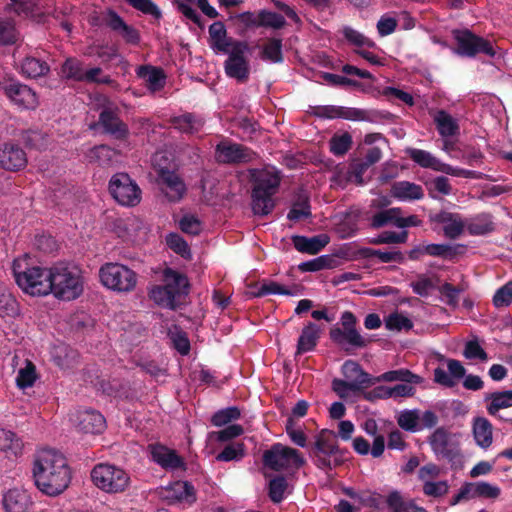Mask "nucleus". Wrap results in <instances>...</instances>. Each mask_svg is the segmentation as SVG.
Segmentation results:
<instances>
[{"instance_id": "obj_1", "label": "nucleus", "mask_w": 512, "mask_h": 512, "mask_svg": "<svg viewBox=\"0 0 512 512\" xmlns=\"http://www.w3.org/2000/svg\"><path fill=\"white\" fill-rule=\"evenodd\" d=\"M32 476L36 487L48 496L62 493L71 481V470L64 455L42 449L34 455Z\"/></svg>"}, {"instance_id": "obj_2", "label": "nucleus", "mask_w": 512, "mask_h": 512, "mask_svg": "<svg viewBox=\"0 0 512 512\" xmlns=\"http://www.w3.org/2000/svg\"><path fill=\"white\" fill-rule=\"evenodd\" d=\"M248 174L251 183L252 211L257 216H267L276 206L274 196L281 184V173L275 167H271L251 168L248 169Z\"/></svg>"}, {"instance_id": "obj_3", "label": "nucleus", "mask_w": 512, "mask_h": 512, "mask_svg": "<svg viewBox=\"0 0 512 512\" xmlns=\"http://www.w3.org/2000/svg\"><path fill=\"white\" fill-rule=\"evenodd\" d=\"M164 285L154 286L150 292V298L159 306L176 310L181 301L189 294L188 278L171 268L164 270Z\"/></svg>"}, {"instance_id": "obj_4", "label": "nucleus", "mask_w": 512, "mask_h": 512, "mask_svg": "<svg viewBox=\"0 0 512 512\" xmlns=\"http://www.w3.org/2000/svg\"><path fill=\"white\" fill-rule=\"evenodd\" d=\"M308 453L314 465L324 471H330L343 463L342 450L332 430L322 429L315 436L314 442L309 444Z\"/></svg>"}, {"instance_id": "obj_5", "label": "nucleus", "mask_w": 512, "mask_h": 512, "mask_svg": "<svg viewBox=\"0 0 512 512\" xmlns=\"http://www.w3.org/2000/svg\"><path fill=\"white\" fill-rule=\"evenodd\" d=\"M50 283V293L61 300H74L83 292L81 271L67 263H58L51 267Z\"/></svg>"}, {"instance_id": "obj_6", "label": "nucleus", "mask_w": 512, "mask_h": 512, "mask_svg": "<svg viewBox=\"0 0 512 512\" xmlns=\"http://www.w3.org/2000/svg\"><path fill=\"white\" fill-rule=\"evenodd\" d=\"M340 324L341 327L335 325L329 330V337L334 344L346 353L367 347L370 341L358 331L357 318L351 311H344L341 314Z\"/></svg>"}, {"instance_id": "obj_7", "label": "nucleus", "mask_w": 512, "mask_h": 512, "mask_svg": "<svg viewBox=\"0 0 512 512\" xmlns=\"http://www.w3.org/2000/svg\"><path fill=\"white\" fill-rule=\"evenodd\" d=\"M91 479L100 490L114 494L124 492L130 484V476L124 469L108 463L95 465Z\"/></svg>"}, {"instance_id": "obj_8", "label": "nucleus", "mask_w": 512, "mask_h": 512, "mask_svg": "<svg viewBox=\"0 0 512 512\" xmlns=\"http://www.w3.org/2000/svg\"><path fill=\"white\" fill-rule=\"evenodd\" d=\"M313 114L319 118L325 119L341 118L345 120L366 121L371 123H377L383 119H389L392 116L389 112L335 105L316 106L313 108Z\"/></svg>"}, {"instance_id": "obj_9", "label": "nucleus", "mask_w": 512, "mask_h": 512, "mask_svg": "<svg viewBox=\"0 0 512 512\" xmlns=\"http://www.w3.org/2000/svg\"><path fill=\"white\" fill-rule=\"evenodd\" d=\"M99 277L105 287L119 293L132 292L138 281L136 272L119 263L104 264L99 270Z\"/></svg>"}, {"instance_id": "obj_10", "label": "nucleus", "mask_w": 512, "mask_h": 512, "mask_svg": "<svg viewBox=\"0 0 512 512\" xmlns=\"http://www.w3.org/2000/svg\"><path fill=\"white\" fill-rule=\"evenodd\" d=\"M17 285L30 295H48L51 292V268L34 266L25 271L13 268Z\"/></svg>"}, {"instance_id": "obj_11", "label": "nucleus", "mask_w": 512, "mask_h": 512, "mask_svg": "<svg viewBox=\"0 0 512 512\" xmlns=\"http://www.w3.org/2000/svg\"><path fill=\"white\" fill-rule=\"evenodd\" d=\"M456 41L455 53L462 57L474 58L478 54L494 57L496 52L492 43L473 33L469 29H455L452 31Z\"/></svg>"}, {"instance_id": "obj_12", "label": "nucleus", "mask_w": 512, "mask_h": 512, "mask_svg": "<svg viewBox=\"0 0 512 512\" xmlns=\"http://www.w3.org/2000/svg\"><path fill=\"white\" fill-rule=\"evenodd\" d=\"M262 462L265 467L277 472L290 466L300 468L305 464L304 458L297 449L281 443H275L270 449L265 450L262 455Z\"/></svg>"}, {"instance_id": "obj_13", "label": "nucleus", "mask_w": 512, "mask_h": 512, "mask_svg": "<svg viewBox=\"0 0 512 512\" xmlns=\"http://www.w3.org/2000/svg\"><path fill=\"white\" fill-rule=\"evenodd\" d=\"M109 192L122 206L134 207L141 201V189L127 173H116L111 177Z\"/></svg>"}, {"instance_id": "obj_14", "label": "nucleus", "mask_w": 512, "mask_h": 512, "mask_svg": "<svg viewBox=\"0 0 512 512\" xmlns=\"http://www.w3.org/2000/svg\"><path fill=\"white\" fill-rule=\"evenodd\" d=\"M249 45L246 41L235 42L229 50L228 58L224 62V70L228 77L236 79L240 83L248 80L250 74V64L246 57Z\"/></svg>"}, {"instance_id": "obj_15", "label": "nucleus", "mask_w": 512, "mask_h": 512, "mask_svg": "<svg viewBox=\"0 0 512 512\" xmlns=\"http://www.w3.org/2000/svg\"><path fill=\"white\" fill-rule=\"evenodd\" d=\"M0 90L18 108L33 110L38 106V97L28 85L15 79L0 82Z\"/></svg>"}, {"instance_id": "obj_16", "label": "nucleus", "mask_w": 512, "mask_h": 512, "mask_svg": "<svg viewBox=\"0 0 512 512\" xmlns=\"http://www.w3.org/2000/svg\"><path fill=\"white\" fill-rule=\"evenodd\" d=\"M215 160L220 164H244L254 161L258 155L252 149L231 141H221L215 147Z\"/></svg>"}, {"instance_id": "obj_17", "label": "nucleus", "mask_w": 512, "mask_h": 512, "mask_svg": "<svg viewBox=\"0 0 512 512\" xmlns=\"http://www.w3.org/2000/svg\"><path fill=\"white\" fill-rule=\"evenodd\" d=\"M97 125L101 127L102 133L119 141L127 140L130 135L129 127L120 118L118 109L104 108L99 114Z\"/></svg>"}, {"instance_id": "obj_18", "label": "nucleus", "mask_w": 512, "mask_h": 512, "mask_svg": "<svg viewBox=\"0 0 512 512\" xmlns=\"http://www.w3.org/2000/svg\"><path fill=\"white\" fill-rule=\"evenodd\" d=\"M152 460L166 471L186 470V463L176 450L154 443L148 446Z\"/></svg>"}, {"instance_id": "obj_19", "label": "nucleus", "mask_w": 512, "mask_h": 512, "mask_svg": "<svg viewBox=\"0 0 512 512\" xmlns=\"http://www.w3.org/2000/svg\"><path fill=\"white\" fill-rule=\"evenodd\" d=\"M26 165V153L18 144L7 142L0 146V168L17 172L24 169Z\"/></svg>"}, {"instance_id": "obj_20", "label": "nucleus", "mask_w": 512, "mask_h": 512, "mask_svg": "<svg viewBox=\"0 0 512 512\" xmlns=\"http://www.w3.org/2000/svg\"><path fill=\"white\" fill-rule=\"evenodd\" d=\"M158 179L165 186L162 190L170 202H178L183 198L186 185L176 172L162 167L158 170Z\"/></svg>"}, {"instance_id": "obj_21", "label": "nucleus", "mask_w": 512, "mask_h": 512, "mask_svg": "<svg viewBox=\"0 0 512 512\" xmlns=\"http://www.w3.org/2000/svg\"><path fill=\"white\" fill-rule=\"evenodd\" d=\"M161 496L169 504L187 503L192 504L196 501L194 486L188 481H175L162 488Z\"/></svg>"}, {"instance_id": "obj_22", "label": "nucleus", "mask_w": 512, "mask_h": 512, "mask_svg": "<svg viewBox=\"0 0 512 512\" xmlns=\"http://www.w3.org/2000/svg\"><path fill=\"white\" fill-rule=\"evenodd\" d=\"M104 21L106 26L119 33L127 44L139 45L141 41L140 32L133 26L128 25L114 10H108Z\"/></svg>"}, {"instance_id": "obj_23", "label": "nucleus", "mask_w": 512, "mask_h": 512, "mask_svg": "<svg viewBox=\"0 0 512 512\" xmlns=\"http://www.w3.org/2000/svg\"><path fill=\"white\" fill-rule=\"evenodd\" d=\"M433 452L440 458L454 462L460 456V452L449 442V436L444 428H437L430 436L429 441Z\"/></svg>"}, {"instance_id": "obj_24", "label": "nucleus", "mask_w": 512, "mask_h": 512, "mask_svg": "<svg viewBox=\"0 0 512 512\" xmlns=\"http://www.w3.org/2000/svg\"><path fill=\"white\" fill-rule=\"evenodd\" d=\"M448 373L441 367L434 369V382L447 388H452L457 381L465 377L466 369L459 360H447Z\"/></svg>"}, {"instance_id": "obj_25", "label": "nucleus", "mask_w": 512, "mask_h": 512, "mask_svg": "<svg viewBox=\"0 0 512 512\" xmlns=\"http://www.w3.org/2000/svg\"><path fill=\"white\" fill-rule=\"evenodd\" d=\"M77 428L84 433L100 434L106 427L104 416L93 409L79 411L76 416Z\"/></svg>"}, {"instance_id": "obj_26", "label": "nucleus", "mask_w": 512, "mask_h": 512, "mask_svg": "<svg viewBox=\"0 0 512 512\" xmlns=\"http://www.w3.org/2000/svg\"><path fill=\"white\" fill-rule=\"evenodd\" d=\"M227 36V30L223 22L216 21L209 26V46L215 52L228 53L232 49L235 42Z\"/></svg>"}, {"instance_id": "obj_27", "label": "nucleus", "mask_w": 512, "mask_h": 512, "mask_svg": "<svg viewBox=\"0 0 512 512\" xmlns=\"http://www.w3.org/2000/svg\"><path fill=\"white\" fill-rule=\"evenodd\" d=\"M3 508L5 512H28L32 500L27 491L19 488L9 489L3 495Z\"/></svg>"}, {"instance_id": "obj_28", "label": "nucleus", "mask_w": 512, "mask_h": 512, "mask_svg": "<svg viewBox=\"0 0 512 512\" xmlns=\"http://www.w3.org/2000/svg\"><path fill=\"white\" fill-rule=\"evenodd\" d=\"M330 241L327 234H319L313 237L294 235L292 242L295 249L301 253L315 255L319 253Z\"/></svg>"}, {"instance_id": "obj_29", "label": "nucleus", "mask_w": 512, "mask_h": 512, "mask_svg": "<svg viewBox=\"0 0 512 512\" xmlns=\"http://www.w3.org/2000/svg\"><path fill=\"white\" fill-rule=\"evenodd\" d=\"M119 151L108 145H96L88 150L86 158L89 163L97 164L100 167H110L116 161Z\"/></svg>"}, {"instance_id": "obj_30", "label": "nucleus", "mask_w": 512, "mask_h": 512, "mask_svg": "<svg viewBox=\"0 0 512 512\" xmlns=\"http://www.w3.org/2000/svg\"><path fill=\"white\" fill-rule=\"evenodd\" d=\"M472 432L478 446L487 449L493 442V426L485 417H475L472 423Z\"/></svg>"}, {"instance_id": "obj_31", "label": "nucleus", "mask_w": 512, "mask_h": 512, "mask_svg": "<svg viewBox=\"0 0 512 512\" xmlns=\"http://www.w3.org/2000/svg\"><path fill=\"white\" fill-rule=\"evenodd\" d=\"M320 338V328L313 322L305 325L297 342L296 355L313 351Z\"/></svg>"}, {"instance_id": "obj_32", "label": "nucleus", "mask_w": 512, "mask_h": 512, "mask_svg": "<svg viewBox=\"0 0 512 512\" xmlns=\"http://www.w3.org/2000/svg\"><path fill=\"white\" fill-rule=\"evenodd\" d=\"M485 400H490L486 407L488 414L497 417L499 420L506 421L505 418L499 415V411L512 407V390L492 392L485 396Z\"/></svg>"}, {"instance_id": "obj_33", "label": "nucleus", "mask_w": 512, "mask_h": 512, "mask_svg": "<svg viewBox=\"0 0 512 512\" xmlns=\"http://www.w3.org/2000/svg\"><path fill=\"white\" fill-rule=\"evenodd\" d=\"M391 194L394 198L403 201L420 200L424 197L423 188L409 181L394 182L391 186Z\"/></svg>"}, {"instance_id": "obj_34", "label": "nucleus", "mask_w": 512, "mask_h": 512, "mask_svg": "<svg viewBox=\"0 0 512 512\" xmlns=\"http://www.w3.org/2000/svg\"><path fill=\"white\" fill-rule=\"evenodd\" d=\"M386 504L390 512H428L424 507L416 505L413 500H405L397 490L388 494Z\"/></svg>"}, {"instance_id": "obj_35", "label": "nucleus", "mask_w": 512, "mask_h": 512, "mask_svg": "<svg viewBox=\"0 0 512 512\" xmlns=\"http://www.w3.org/2000/svg\"><path fill=\"white\" fill-rule=\"evenodd\" d=\"M438 133L442 137H451L459 133L457 121L445 110L439 109L433 115Z\"/></svg>"}, {"instance_id": "obj_36", "label": "nucleus", "mask_w": 512, "mask_h": 512, "mask_svg": "<svg viewBox=\"0 0 512 512\" xmlns=\"http://www.w3.org/2000/svg\"><path fill=\"white\" fill-rule=\"evenodd\" d=\"M137 75L146 79L148 88L152 91H158L165 85L166 75L161 68L151 65H142L137 69Z\"/></svg>"}, {"instance_id": "obj_37", "label": "nucleus", "mask_w": 512, "mask_h": 512, "mask_svg": "<svg viewBox=\"0 0 512 512\" xmlns=\"http://www.w3.org/2000/svg\"><path fill=\"white\" fill-rule=\"evenodd\" d=\"M311 216L312 213L309 197L302 192L297 193L287 214V219L296 222L301 219H308Z\"/></svg>"}, {"instance_id": "obj_38", "label": "nucleus", "mask_w": 512, "mask_h": 512, "mask_svg": "<svg viewBox=\"0 0 512 512\" xmlns=\"http://www.w3.org/2000/svg\"><path fill=\"white\" fill-rule=\"evenodd\" d=\"M50 67L44 60L35 57H25L21 63V73L28 78H37L46 75Z\"/></svg>"}, {"instance_id": "obj_39", "label": "nucleus", "mask_w": 512, "mask_h": 512, "mask_svg": "<svg viewBox=\"0 0 512 512\" xmlns=\"http://www.w3.org/2000/svg\"><path fill=\"white\" fill-rule=\"evenodd\" d=\"M398 214H403L400 207H392L375 213L370 219V226L373 229H380L387 225L396 227Z\"/></svg>"}, {"instance_id": "obj_40", "label": "nucleus", "mask_w": 512, "mask_h": 512, "mask_svg": "<svg viewBox=\"0 0 512 512\" xmlns=\"http://www.w3.org/2000/svg\"><path fill=\"white\" fill-rule=\"evenodd\" d=\"M375 380L377 382H406V383H414L420 384L422 382V377L412 373L409 369L401 368L397 370L387 371L380 376L376 377Z\"/></svg>"}, {"instance_id": "obj_41", "label": "nucleus", "mask_w": 512, "mask_h": 512, "mask_svg": "<svg viewBox=\"0 0 512 512\" xmlns=\"http://www.w3.org/2000/svg\"><path fill=\"white\" fill-rule=\"evenodd\" d=\"M23 442L17 435L5 429H0V450L7 454L18 456L22 453Z\"/></svg>"}, {"instance_id": "obj_42", "label": "nucleus", "mask_w": 512, "mask_h": 512, "mask_svg": "<svg viewBox=\"0 0 512 512\" xmlns=\"http://www.w3.org/2000/svg\"><path fill=\"white\" fill-rule=\"evenodd\" d=\"M407 153L412 161H414L419 166L439 172V168L442 165V162L434 157L430 152L417 148H409Z\"/></svg>"}, {"instance_id": "obj_43", "label": "nucleus", "mask_w": 512, "mask_h": 512, "mask_svg": "<svg viewBox=\"0 0 512 512\" xmlns=\"http://www.w3.org/2000/svg\"><path fill=\"white\" fill-rule=\"evenodd\" d=\"M493 230L494 223L489 214H479L472 218L467 224V231L473 236L486 235Z\"/></svg>"}, {"instance_id": "obj_44", "label": "nucleus", "mask_w": 512, "mask_h": 512, "mask_svg": "<svg viewBox=\"0 0 512 512\" xmlns=\"http://www.w3.org/2000/svg\"><path fill=\"white\" fill-rule=\"evenodd\" d=\"M282 47V39L269 38L262 48L261 58L272 63H282L284 61Z\"/></svg>"}, {"instance_id": "obj_45", "label": "nucleus", "mask_w": 512, "mask_h": 512, "mask_svg": "<svg viewBox=\"0 0 512 512\" xmlns=\"http://www.w3.org/2000/svg\"><path fill=\"white\" fill-rule=\"evenodd\" d=\"M359 255L363 258L377 257L382 263H402L404 256L400 251H381L372 248H361Z\"/></svg>"}, {"instance_id": "obj_46", "label": "nucleus", "mask_w": 512, "mask_h": 512, "mask_svg": "<svg viewBox=\"0 0 512 512\" xmlns=\"http://www.w3.org/2000/svg\"><path fill=\"white\" fill-rule=\"evenodd\" d=\"M172 123L175 129L186 134L197 133L202 126L201 120H197L191 113L174 117Z\"/></svg>"}, {"instance_id": "obj_47", "label": "nucleus", "mask_w": 512, "mask_h": 512, "mask_svg": "<svg viewBox=\"0 0 512 512\" xmlns=\"http://www.w3.org/2000/svg\"><path fill=\"white\" fill-rule=\"evenodd\" d=\"M461 247V245L452 246L449 244L431 243L424 245V251L426 252V255L451 260L459 254V249Z\"/></svg>"}, {"instance_id": "obj_48", "label": "nucleus", "mask_w": 512, "mask_h": 512, "mask_svg": "<svg viewBox=\"0 0 512 512\" xmlns=\"http://www.w3.org/2000/svg\"><path fill=\"white\" fill-rule=\"evenodd\" d=\"M21 139L27 147L37 150L46 149L49 142L47 134L34 129L24 131Z\"/></svg>"}, {"instance_id": "obj_49", "label": "nucleus", "mask_w": 512, "mask_h": 512, "mask_svg": "<svg viewBox=\"0 0 512 512\" xmlns=\"http://www.w3.org/2000/svg\"><path fill=\"white\" fill-rule=\"evenodd\" d=\"M36 366L30 360H26L25 367L20 368L17 377L16 384L20 389H26L32 387L37 380Z\"/></svg>"}, {"instance_id": "obj_50", "label": "nucleus", "mask_w": 512, "mask_h": 512, "mask_svg": "<svg viewBox=\"0 0 512 512\" xmlns=\"http://www.w3.org/2000/svg\"><path fill=\"white\" fill-rule=\"evenodd\" d=\"M19 314L16 298L7 290L0 288V316L15 317Z\"/></svg>"}, {"instance_id": "obj_51", "label": "nucleus", "mask_w": 512, "mask_h": 512, "mask_svg": "<svg viewBox=\"0 0 512 512\" xmlns=\"http://www.w3.org/2000/svg\"><path fill=\"white\" fill-rule=\"evenodd\" d=\"M166 245L176 254L184 259L191 258V250L185 239L178 233H169L166 238Z\"/></svg>"}, {"instance_id": "obj_52", "label": "nucleus", "mask_w": 512, "mask_h": 512, "mask_svg": "<svg viewBox=\"0 0 512 512\" xmlns=\"http://www.w3.org/2000/svg\"><path fill=\"white\" fill-rule=\"evenodd\" d=\"M287 487L288 483L284 476L278 475L272 478L268 485V496L270 500L275 504L282 502Z\"/></svg>"}, {"instance_id": "obj_53", "label": "nucleus", "mask_w": 512, "mask_h": 512, "mask_svg": "<svg viewBox=\"0 0 512 512\" xmlns=\"http://www.w3.org/2000/svg\"><path fill=\"white\" fill-rule=\"evenodd\" d=\"M61 72L66 79L81 82L84 74L83 63L76 58H67L62 64Z\"/></svg>"}, {"instance_id": "obj_54", "label": "nucleus", "mask_w": 512, "mask_h": 512, "mask_svg": "<svg viewBox=\"0 0 512 512\" xmlns=\"http://www.w3.org/2000/svg\"><path fill=\"white\" fill-rule=\"evenodd\" d=\"M385 327L390 331H409L413 328V322L407 316L394 312L385 319Z\"/></svg>"}, {"instance_id": "obj_55", "label": "nucleus", "mask_w": 512, "mask_h": 512, "mask_svg": "<svg viewBox=\"0 0 512 512\" xmlns=\"http://www.w3.org/2000/svg\"><path fill=\"white\" fill-rule=\"evenodd\" d=\"M408 239V232L403 230L399 233L394 231H384L377 237L369 240L370 244L381 245V244H401L405 243Z\"/></svg>"}, {"instance_id": "obj_56", "label": "nucleus", "mask_w": 512, "mask_h": 512, "mask_svg": "<svg viewBox=\"0 0 512 512\" xmlns=\"http://www.w3.org/2000/svg\"><path fill=\"white\" fill-rule=\"evenodd\" d=\"M241 412L238 407L231 406L221 409L213 414L211 423L216 427H221L233 420L239 419Z\"/></svg>"}, {"instance_id": "obj_57", "label": "nucleus", "mask_w": 512, "mask_h": 512, "mask_svg": "<svg viewBox=\"0 0 512 512\" xmlns=\"http://www.w3.org/2000/svg\"><path fill=\"white\" fill-rule=\"evenodd\" d=\"M334 259L330 255H322L309 261L302 262L298 267L302 272H317L333 267Z\"/></svg>"}, {"instance_id": "obj_58", "label": "nucleus", "mask_w": 512, "mask_h": 512, "mask_svg": "<svg viewBox=\"0 0 512 512\" xmlns=\"http://www.w3.org/2000/svg\"><path fill=\"white\" fill-rule=\"evenodd\" d=\"M352 145V136L349 133L335 135L330 140V151L335 156H343Z\"/></svg>"}, {"instance_id": "obj_59", "label": "nucleus", "mask_w": 512, "mask_h": 512, "mask_svg": "<svg viewBox=\"0 0 512 512\" xmlns=\"http://www.w3.org/2000/svg\"><path fill=\"white\" fill-rule=\"evenodd\" d=\"M260 18L261 27L264 28H273V29H281L286 25V20L283 15L269 11V10H260Z\"/></svg>"}, {"instance_id": "obj_60", "label": "nucleus", "mask_w": 512, "mask_h": 512, "mask_svg": "<svg viewBox=\"0 0 512 512\" xmlns=\"http://www.w3.org/2000/svg\"><path fill=\"white\" fill-rule=\"evenodd\" d=\"M420 416L417 410H404L397 417L398 425L405 431L415 432L418 430Z\"/></svg>"}, {"instance_id": "obj_61", "label": "nucleus", "mask_w": 512, "mask_h": 512, "mask_svg": "<svg viewBox=\"0 0 512 512\" xmlns=\"http://www.w3.org/2000/svg\"><path fill=\"white\" fill-rule=\"evenodd\" d=\"M17 35L13 21L0 17V44H14L17 41Z\"/></svg>"}, {"instance_id": "obj_62", "label": "nucleus", "mask_w": 512, "mask_h": 512, "mask_svg": "<svg viewBox=\"0 0 512 512\" xmlns=\"http://www.w3.org/2000/svg\"><path fill=\"white\" fill-rule=\"evenodd\" d=\"M342 34H343L344 38L347 40V42H349L350 44H352L354 46H357V47L367 46L369 48H373L375 46V43L372 40L368 39L362 33L353 29L350 26H345L342 29Z\"/></svg>"}, {"instance_id": "obj_63", "label": "nucleus", "mask_w": 512, "mask_h": 512, "mask_svg": "<svg viewBox=\"0 0 512 512\" xmlns=\"http://www.w3.org/2000/svg\"><path fill=\"white\" fill-rule=\"evenodd\" d=\"M131 7L155 19L162 18V12L152 0H125Z\"/></svg>"}, {"instance_id": "obj_64", "label": "nucleus", "mask_w": 512, "mask_h": 512, "mask_svg": "<svg viewBox=\"0 0 512 512\" xmlns=\"http://www.w3.org/2000/svg\"><path fill=\"white\" fill-rule=\"evenodd\" d=\"M512 303V281L497 289L493 296V305L497 308L507 307Z\"/></svg>"}]
</instances>
